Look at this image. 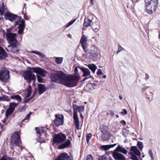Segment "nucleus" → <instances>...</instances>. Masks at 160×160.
<instances>
[{
	"label": "nucleus",
	"instance_id": "obj_42",
	"mask_svg": "<svg viewBox=\"0 0 160 160\" xmlns=\"http://www.w3.org/2000/svg\"><path fill=\"white\" fill-rule=\"evenodd\" d=\"M118 50L117 51V53H118L124 50V49L122 48L121 46L119 45L118 46Z\"/></svg>",
	"mask_w": 160,
	"mask_h": 160
},
{
	"label": "nucleus",
	"instance_id": "obj_41",
	"mask_svg": "<svg viewBox=\"0 0 160 160\" xmlns=\"http://www.w3.org/2000/svg\"><path fill=\"white\" fill-rule=\"evenodd\" d=\"M136 155L139 156L141 155V152L138 149H137L136 151H134L133 153Z\"/></svg>",
	"mask_w": 160,
	"mask_h": 160
},
{
	"label": "nucleus",
	"instance_id": "obj_50",
	"mask_svg": "<svg viewBox=\"0 0 160 160\" xmlns=\"http://www.w3.org/2000/svg\"><path fill=\"white\" fill-rule=\"evenodd\" d=\"M148 87L147 86H145L141 89V91L143 92L145 91V90L147 89L148 88Z\"/></svg>",
	"mask_w": 160,
	"mask_h": 160
},
{
	"label": "nucleus",
	"instance_id": "obj_43",
	"mask_svg": "<svg viewBox=\"0 0 160 160\" xmlns=\"http://www.w3.org/2000/svg\"><path fill=\"white\" fill-rule=\"evenodd\" d=\"M31 114V112H29V113H28L25 117V118L22 120V122H23L24 121L28 119L30 116Z\"/></svg>",
	"mask_w": 160,
	"mask_h": 160
},
{
	"label": "nucleus",
	"instance_id": "obj_20",
	"mask_svg": "<svg viewBox=\"0 0 160 160\" xmlns=\"http://www.w3.org/2000/svg\"><path fill=\"white\" fill-rule=\"evenodd\" d=\"M71 144V142L70 140L67 139L66 142H65L64 143L62 144L61 145L59 146L58 148L59 149H64L69 146Z\"/></svg>",
	"mask_w": 160,
	"mask_h": 160
},
{
	"label": "nucleus",
	"instance_id": "obj_14",
	"mask_svg": "<svg viewBox=\"0 0 160 160\" xmlns=\"http://www.w3.org/2000/svg\"><path fill=\"white\" fill-rule=\"evenodd\" d=\"M113 157L116 160H125L126 158L122 154L114 151L112 153Z\"/></svg>",
	"mask_w": 160,
	"mask_h": 160
},
{
	"label": "nucleus",
	"instance_id": "obj_30",
	"mask_svg": "<svg viewBox=\"0 0 160 160\" xmlns=\"http://www.w3.org/2000/svg\"><path fill=\"white\" fill-rule=\"evenodd\" d=\"M63 58L62 57H57L56 58V62L57 64H61Z\"/></svg>",
	"mask_w": 160,
	"mask_h": 160
},
{
	"label": "nucleus",
	"instance_id": "obj_25",
	"mask_svg": "<svg viewBox=\"0 0 160 160\" xmlns=\"http://www.w3.org/2000/svg\"><path fill=\"white\" fill-rule=\"evenodd\" d=\"M38 91L39 94H41L46 91V88L44 85L41 84L38 85Z\"/></svg>",
	"mask_w": 160,
	"mask_h": 160
},
{
	"label": "nucleus",
	"instance_id": "obj_57",
	"mask_svg": "<svg viewBox=\"0 0 160 160\" xmlns=\"http://www.w3.org/2000/svg\"><path fill=\"white\" fill-rule=\"evenodd\" d=\"M90 3L92 5L93 4V0H90Z\"/></svg>",
	"mask_w": 160,
	"mask_h": 160
},
{
	"label": "nucleus",
	"instance_id": "obj_37",
	"mask_svg": "<svg viewBox=\"0 0 160 160\" xmlns=\"http://www.w3.org/2000/svg\"><path fill=\"white\" fill-rule=\"evenodd\" d=\"M92 137V134L91 133H89L87 134L86 140L88 143L89 142V140Z\"/></svg>",
	"mask_w": 160,
	"mask_h": 160
},
{
	"label": "nucleus",
	"instance_id": "obj_48",
	"mask_svg": "<svg viewBox=\"0 0 160 160\" xmlns=\"http://www.w3.org/2000/svg\"><path fill=\"white\" fill-rule=\"evenodd\" d=\"M7 118V117H6L2 121L3 125H6L7 124V122H6Z\"/></svg>",
	"mask_w": 160,
	"mask_h": 160
},
{
	"label": "nucleus",
	"instance_id": "obj_21",
	"mask_svg": "<svg viewBox=\"0 0 160 160\" xmlns=\"http://www.w3.org/2000/svg\"><path fill=\"white\" fill-rule=\"evenodd\" d=\"M92 21L88 18H85L84 21L83 23V30H85L86 29V28L89 26H91V23Z\"/></svg>",
	"mask_w": 160,
	"mask_h": 160
},
{
	"label": "nucleus",
	"instance_id": "obj_26",
	"mask_svg": "<svg viewBox=\"0 0 160 160\" xmlns=\"http://www.w3.org/2000/svg\"><path fill=\"white\" fill-rule=\"evenodd\" d=\"M88 68L92 71L93 73H94L97 69V67L94 64H89L88 65Z\"/></svg>",
	"mask_w": 160,
	"mask_h": 160
},
{
	"label": "nucleus",
	"instance_id": "obj_55",
	"mask_svg": "<svg viewBox=\"0 0 160 160\" xmlns=\"http://www.w3.org/2000/svg\"><path fill=\"white\" fill-rule=\"evenodd\" d=\"M120 122L124 125H125L126 124V122L124 120L121 121Z\"/></svg>",
	"mask_w": 160,
	"mask_h": 160
},
{
	"label": "nucleus",
	"instance_id": "obj_39",
	"mask_svg": "<svg viewBox=\"0 0 160 160\" xmlns=\"http://www.w3.org/2000/svg\"><path fill=\"white\" fill-rule=\"evenodd\" d=\"M106 159V156L105 155H104L101 156H99L98 158V160H105Z\"/></svg>",
	"mask_w": 160,
	"mask_h": 160
},
{
	"label": "nucleus",
	"instance_id": "obj_15",
	"mask_svg": "<svg viewBox=\"0 0 160 160\" xmlns=\"http://www.w3.org/2000/svg\"><path fill=\"white\" fill-rule=\"evenodd\" d=\"M35 130L38 134V136L39 137L42 136V134L45 136L46 131L48 130V128L46 127H42L41 128H36Z\"/></svg>",
	"mask_w": 160,
	"mask_h": 160
},
{
	"label": "nucleus",
	"instance_id": "obj_40",
	"mask_svg": "<svg viewBox=\"0 0 160 160\" xmlns=\"http://www.w3.org/2000/svg\"><path fill=\"white\" fill-rule=\"evenodd\" d=\"M148 153L149 155L151 157L152 159V160H153L154 158L153 157V153H152V150L151 149H150L149 150V151L148 152Z\"/></svg>",
	"mask_w": 160,
	"mask_h": 160
},
{
	"label": "nucleus",
	"instance_id": "obj_9",
	"mask_svg": "<svg viewBox=\"0 0 160 160\" xmlns=\"http://www.w3.org/2000/svg\"><path fill=\"white\" fill-rule=\"evenodd\" d=\"M66 137L65 134L60 133L55 135L53 138V143L58 144L62 143L66 139Z\"/></svg>",
	"mask_w": 160,
	"mask_h": 160
},
{
	"label": "nucleus",
	"instance_id": "obj_63",
	"mask_svg": "<svg viewBox=\"0 0 160 160\" xmlns=\"http://www.w3.org/2000/svg\"><path fill=\"white\" fill-rule=\"evenodd\" d=\"M159 38H160V31H159Z\"/></svg>",
	"mask_w": 160,
	"mask_h": 160
},
{
	"label": "nucleus",
	"instance_id": "obj_17",
	"mask_svg": "<svg viewBox=\"0 0 160 160\" xmlns=\"http://www.w3.org/2000/svg\"><path fill=\"white\" fill-rule=\"evenodd\" d=\"M98 48L94 45L92 47V49L90 52V54L92 57H97L98 55Z\"/></svg>",
	"mask_w": 160,
	"mask_h": 160
},
{
	"label": "nucleus",
	"instance_id": "obj_13",
	"mask_svg": "<svg viewBox=\"0 0 160 160\" xmlns=\"http://www.w3.org/2000/svg\"><path fill=\"white\" fill-rule=\"evenodd\" d=\"M79 68L83 73L82 76L85 77L82 80V81H84L91 77V72L88 69L84 68Z\"/></svg>",
	"mask_w": 160,
	"mask_h": 160
},
{
	"label": "nucleus",
	"instance_id": "obj_7",
	"mask_svg": "<svg viewBox=\"0 0 160 160\" xmlns=\"http://www.w3.org/2000/svg\"><path fill=\"white\" fill-rule=\"evenodd\" d=\"M19 136L17 132H15L12 135L11 138V148L15 146H19L21 143Z\"/></svg>",
	"mask_w": 160,
	"mask_h": 160
},
{
	"label": "nucleus",
	"instance_id": "obj_47",
	"mask_svg": "<svg viewBox=\"0 0 160 160\" xmlns=\"http://www.w3.org/2000/svg\"><path fill=\"white\" fill-rule=\"evenodd\" d=\"M122 115L125 114L126 115L127 114L128 112L127 110L125 109H124L123 111L121 112Z\"/></svg>",
	"mask_w": 160,
	"mask_h": 160
},
{
	"label": "nucleus",
	"instance_id": "obj_23",
	"mask_svg": "<svg viewBox=\"0 0 160 160\" xmlns=\"http://www.w3.org/2000/svg\"><path fill=\"white\" fill-rule=\"evenodd\" d=\"M116 145V144H114L112 145H102L100 147V149L102 150H108L110 148L115 146Z\"/></svg>",
	"mask_w": 160,
	"mask_h": 160
},
{
	"label": "nucleus",
	"instance_id": "obj_12",
	"mask_svg": "<svg viewBox=\"0 0 160 160\" xmlns=\"http://www.w3.org/2000/svg\"><path fill=\"white\" fill-rule=\"evenodd\" d=\"M87 41V38L84 35H83L81 37L80 40V43L85 52H87L88 51V49H87L88 45Z\"/></svg>",
	"mask_w": 160,
	"mask_h": 160
},
{
	"label": "nucleus",
	"instance_id": "obj_19",
	"mask_svg": "<svg viewBox=\"0 0 160 160\" xmlns=\"http://www.w3.org/2000/svg\"><path fill=\"white\" fill-rule=\"evenodd\" d=\"M8 56L5 51L1 47H0V59H3L5 58Z\"/></svg>",
	"mask_w": 160,
	"mask_h": 160
},
{
	"label": "nucleus",
	"instance_id": "obj_28",
	"mask_svg": "<svg viewBox=\"0 0 160 160\" xmlns=\"http://www.w3.org/2000/svg\"><path fill=\"white\" fill-rule=\"evenodd\" d=\"M11 98L16 100L18 102L20 101L21 100V98L19 95H14L12 96H11Z\"/></svg>",
	"mask_w": 160,
	"mask_h": 160
},
{
	"label": "nucleus",
	"instance_id": "obj_58",
	"mask_svg": "<svg viewBox=\"0 0 160 160\" xmlns=\"http://www.w3.org/2000/svg\"><path fill=\"white\" fill-rule=\"evenodd\" d=\"M132 2L134 3V2H136L137 1V0H132Z\"/></svg>",
	"mask_w": 160,
	"mask_h": 160
},
{
	"label": "nucleus",
	"instance_id": "obj_32",
	"mask_svg": "<svg viewBox=\"0 0 160 160\" xmlns=\"http://www.w3.org/2000/svg\"><path fill=\"white\" fill-rule=\"evenodd\" d=\"M96 86V84L94 83H89L87 85V87H88L90 88V89H91V88H92L93 89H95V88Z\"/></svg>",
	"mask_w": 160,
	"mask_h": 160
},
{
	"label": "nucleus",
	"instance_id": "obj_38",
	"mask_svg": "<svg viewBox=\"0 0 160 160\" xmlns=\"http://www.w3.org/2000/svg\"><path fill=\"white\" fill-rule=\"evenodd\" d=\"M30 52L34 53L38 55H39L40 57H42V54L40 53V52L38 51H32Z\"/></svg>",
	"mask_w": 160,
	"mask_h": 160
},
{
	"label": "nucleus",
	"instance_id": "obj_2",
	"mask_svg": "<svg viewBox=\"0 0 160 160\" xmlns=\"http://www.w3.org/2000/svg\"><path fill=\"white\" fill-rule=\"evenodd\" d=\"M0 15L5 16L6 19L11 22L15 21V25H19V30L18 31L19 34H22L23 32L25 27V23L23 20H20V18L16 15L12 14L8 12L5 6L3 5H0Z\"/></svg>",
	"mask_w": 160,
	"mask_h": 160
},
{
	"label": "nucleus",
	"instance_id": "obj_18",
	"mask_svg": "<svg viewBox=\"0 0 160 160\" xmlns=\"http://www.w3.org/2000/svg\"><path fill=\"white\" fill-rule=\"evenodd\" d=\"M68 154L65 152H63L55 160H68Z\"/></svg>",
	"mask_w": 160,
	"mask_h": 160
},
{
	"label": "nucleus",
	"instance_id": "obj_24",
	"mask_svg": "<svg viewBox=\"0 0 160 160\" xmlns=\"http://www.w3.org/2000/svg\"><path fill=\"white\" fill-rule=\"evenodd\" d=\"M102 132L104 134H107L108 133V127L104 125H102L100 127Z\"/></svg>",
	"mask_w": 160,
	"mask_h": 160
},
{
	"label": "nucleus",
	"instance_id": "obj_35",
	"mask_svg": "<svg viewBox=\"0 0 160 160\" xmlns=\"http://www.w3.org/2000/svg\"><path fill=\"white\" fill-rule=\"evenodd\" d=\"M139 148L141 150L143 148V143L142 142L139 141L137 144Z\"/></svg>",
	"mask_w": 160,
	"mask_h": 160
},
{
	"label": "nucleus",
	"instance_id": "obj_3",
	"mask_svg": "<svg viewBox=\"0 0 160 160\" xmlns=\"http://www.w3.org/2000/svg\"><path fill=\"white\" fill-rule=\"evenodd\" d=\"M7 32L5 34L6 38L8 41L9 45H8V48L10 47L14 49L15 50H13L12 49L9 48V49L6 48L7 50L11 51L14 53H18V50L17 48L20 45L19 43L18 42L16 38V34L11 32L8 30H7Z\"/></svg>",
	"mask_w": 160,
	"mask_h": 160
},
{
	"label": "nucleus",
	"instance_id": "obj_22",
	"mask_svg": "<svg viewBox=\"0 0 160 160\" xmlns=\"http://www.w3.org/2000/svg\"><path fill=\"white\" fill-rule=\"evenodd\" d=\"M114 150L118 152H120L125 154H127L128 152V151L125 148L120 145H118Z\"/></svg>",
	"mask_w": 160,
	"mask_h": 160
},
{
	"label": "nucleus",
	"instance_id": "obj_8",
	"mask_svg": "<svg viewBox=\"0 0 160 160\" xmlns=\"http://www.w3.org/2000/svg\"><path fill=\"white\" fill-rule=\"evenodd\" d=\"M9 79V75L8 71L3 68L0 72V81L4 82H8Z\"/></svg>",
	"mask_w": 160,
	"mask_h": 160
},
{
	"label": "nucleus",
	"instance_id": "obj_11",
	"mask_svg": "<svg viewBox=\"0 0 160 160\" xmlns=\"http://www.w3.org/2000/svg\"><path fill=\"white\" fill-rule=\"evenodd\" d=\"M31 70H32L34 72L37 73V75L40 76L42 77H45L46 72L45 70L39 67L29 68Z\"/></svg>",
	"mask_w": 160,
	"mask_h": 160
},
{
	"label": "nucleus",
	"instance_id": "obj_52",
	"mask_svg": "<svg viewBox=\"0 0 160 160\" xmlns=\"http://www.w3.org/2000/svg\"><path fill=\"white\" fill-rule=\"evenodd\" d=\"M149 75L147 73L146 74L145 78V79L146 80H147L148 79H149Z\"/></svg>",
	"mask_w": 160,
	"mask_h": 160
},
{
	"label": "nucleus",
	"instance_id": "obj_29",
	"mask_svg": "<svg viewBox=\"0 0 160 160\" xmlns=\"http://www.w3.org/2000/svg\"><path fill=\"white\" fill-rule=\"evenodd\" d=\"M10 105L9 107V108H10L11 109H12L14 111L15 107L17 105V104L14 102H11L10 103Z\"/></svg>",
	"mask_w": 160,
	"mask_h": 160
},
{
	"label": "nucleus",
	"instance_id": "obj_27",
	"mask_svg": "<svg viewBox=\"0 0 160 160\" xmlns=\"http://www.w3.org/2000/svg\"><path fill=\"white\" fill-rule=\"evenodd\" d=\"M31 87L30 85H29L28 88L27 89V93L26 94V95L25 96V98H27L30 96L31 93Z\"/></svg>",
	"mask_w": 160,
	"mask_h": 160
},
{
	"label": "nucleus",
	"instance_id": "obj_16",
	"mask_svg": "<svg viewBox=\"0 0 160 160\" xmlns=\"http://www.w3.org/2000/svg\"><path fill=\"white\" fill-rule=\"evenodd\" d=\"M100 27V22L98 20L93 22L92 26V29L96 32H97L99 30Z\"/></svg>",
	"mask_w": 160,
	"mask_h": 160
},
{
	"label": "nucleus",
	"instance_id": "obj_62",
	"mask_svg": "<svg viewBox=\"0 0 160 160\" xmlns=\"http://www.w3.org/2000/svg\"><path fill=\"white\" fill-rule=\"evenodd\" d=\"M71 34H69L68 35V37L70 38H71Z\"/></svg>",
	"mask_w": 160,
	"mask_h": 160
},
{
	"label": "nucleus",
	"instance_id": "obj_5",
	"mask_svg": "<svg viewBox=\"0 0 160 160\" xmlns=\"http://www.w3.org/2000/svg\"><path fill=\"white\" fill-rule=\"evenodd\" d=\"M73 119L75 124L76 128L78 130L79 129V122L78 118L77 112H82L84 109V106H78L76 104L73 105Z\"/></svg>",
	"mask_w": 160,
	"mask_h": 160
},
{
	"label": "nucleus",
	"instance_id": "obj_34",
	"mask_svg": "<svg viewBox=\"0 0 160 160\" xmlns=\"http://www.w3.org/2000/svg\"><path fill=\"white\" fill-rule=\"evenodd\" d=\"M76 21V19L71 21L66 25V28H68L72 25Z\"/></svg>",
	"mask_w": 160,
	"mask_h": 160
},
{
	"label": "nucleus",
	"instance_id": "obj_1",
	"mask_svg": "<svg viewBox=\"0 0 160 160\" xmlns=\"http://www.w3.org/2000/svg\"><path fill=\"white\" fill-rule=\"evenodd\" d=\"M51 78L53 81L71 87L77 85L80 77L78 74L73 76L68 75L62 71H58L56 73H52Z\"/></svg>",
	"mask_w": 160,
	"mask_h": 160
},
{
	"label": "nucleus",
	"instance_id": "obj_60",
	"mask_svg": "<svg viewBox=\"0 0 160 160\" xmlns=\"http://www.w3.org/2000/svg\"><path fill=\"white\" fill-rule=\"evenodd\" d=\"M119 99H120V100H122V97L121 96H120H120H119Z\"/></svg>",
	"mask_w": 160,
	"mask_h": 160
},
{
	"label": "nucleus",
	"instance_id": "obj_53",
	"mask_svg": "<svg viewBox=\"0 0 160 160\" xmlns=\"http://www.w3.org/2000/svg\"><path fill=\"white\" fill-rule=\"evenodd\" d=\"M74 71L75 73L76 74H77L78 72V67H76L75 68Z\"/></svg>",
	"mask_w": 160,
	"mask_h": 160
},
{
	"label": "nucleus",
	"instance_id": "obj_46",
	"mask_svg": "<svg viewBox=\"0 0 160 160\" xmlns=\"http://www.w3.org/2000/svg\"><path fill=\"white\" fill-rule=\"evenodd\" d=\"M25 109L26 108L25 106H22L19 109V111L20 112L24 111L25 110Z\"/></svg>",
	"mask_w": 160,
	"mask_h": 160
},
{
	"label": "nucleus",
	"instance_id": "obj_4",
	"mask_svg": "<svg viewBox=\"0 0 160 160\" xmlns=\"http://www.w3.org/2000/svg\"><path fill=\"white\" fill-rule=\"evenodd\" d=\"M146 9L148 13L152 14L156 10L158 4V0H145Z\"/></svg>",
	"mask_w": 160,
	"mask_h": 160
},
{
	"label": "nucleus",
	"instance_id": "obj_56",
	"mask_svg": "<svg viewBox=\"0 0 160 160\" xmlns=\"http://www.w3.org/2000/svg\"><path fill=\"white\" fill-rule=\"evenodd\" d=\"M5 98L4 97H0V101H2L4 100Z\"/></svg>",
	"mask_w": 160,
	"mask_h": 160
},
{
	"label": "nucleus",
	"instance_id": "obj_59",
	"mask_svg": "<svg viewBox=\"0 0 160 160\" xmlns=\"http://www.w3.org/2000/svg\"><path fill=\"white\" fill-rule=\"evenodd\" d=\"M80 116L82 118V119L83 118V116L82 114V113H80Z\"/></svg>",
	"mask_w": 160,
	"mask_h": 160
},
{
	"label": "nucleus",
	"instance_id": "obj_51",
	"mask_svg": "<svg viewBox=\"0 0 160 160\" xmlns=\"http://www.w3.org/2000/svg\"><path fill=\"white\" fill-rule=\"evenodd\" d=\"M32 98H30L29 99H26L25 100L24 102L25 103H28L29 101H30V100Z\"/></svg>",
	"mask_w": 160,
	"mask_h": 160
},
{
	"label": "nucleus",
	"instance_id": "obj_64",
	"mask_svg": "<svg viewBox=\"0 0 160 160\" xmlns=\"http://www.w3.org/2000/svg\"><path fill=\"white\" fill-rule=\"evenodd\" d=\"M103 78H106V75H104L103 76Z\"/></svg>",
	"mask_w": 160,
	"mask_h": 160
},
{
	"label": "nucleus",
	"instance_id": "obj_49",
	"mask_svg": "<svg viewBox=\"0 0 160 160\" xmlns=\"http://www.w3.org/2000/svg\"><path fill=\"white\" fill-rule=\"evenodd\" d=\"M97 74V75H101L102 74V73L100 69H98Z\"/></svg>",
	"mask_w": 160,
	"mask_h": 160
},
{
	"label": "nucleus",
	"instance_id": "obj_44",
	"mask_svg": "<svg viewBox=\"0 0 160 160\" xmlns=\"http://www.w3.org/2000/svg\"><path fill=\"white\" fill-rule=\"evenodd\" d=\"M137 149H138V148L136 146H132L131 148V151H133V152Z\"/></svg>",
	"mask_w": 160,
	"mask_h": 160
},
{
	"label": "nucleus",
	"instance_id": "obj_6",
	"mask_svg": "<svg viewBox=\"0 0 160 160\" xmlns=\"http://www.w3.org/2000/svg\"><path fill=\"white\" fill-rule=\"evenodd\" d=\"M22 76L27 82L30 83L31 81H33V84L35 82L36 77L35 75L32 72L29 71H25L22 72Z\"/></svg>",
	"mask_w": 160,
	"mask_h": 160
},
{
	"label": "nucleus",
	"instance_id": "obj_54",
	"mask_svg": "<svg viewBox=\"0 0 160 160\" xmlns=\"http://www.w3.org/2000/svg\"><path fill=\"white\" fill-rule=\"evenodd\" d=\"M110 114L111 117L113 116L114 115V113L112 111H110Z\"/></svg>",
	"mask_w": 160,
	"mask_h": 160
},
{
	"label": "nucleus",
	"instance_id": "obj_31",
	"mask_svg": "<svg viewBox=\"0 0 160 160\" xmlns=\"http://www.w3.org/2000/svg\"><path fill=\"white\" fill-rule=\"evenodd\" d=\"M13 111V110L11 109L10 108H9L7 109L6 110V117H7L8 116L11 115Z\"/></svg>",
	"mask_w": 160,
	"mask_h": 160
},
{
	"label": "nucleus",
	"instance_id": "obj_33",
	"mask_svg": "<svg viewBox=\"0 0 160 160\" xmlns=\"http://www.w3.org/2000/svg\"><path fill=\"white\" fill-rule=\"evenodd\" d=\"M131 159L132 160H139L137 157L131 152Z\"/></svg>",
	"mask_w": 160,
	"mask_h": 160
},
{
	"label": "nucleus",
	"instance_id": "obj_61",
	"mask_svg": "<svg viewBox=\"0 0 160 160\" xmlns=\"http://www.w3.org/2000/svg\"><path fill=\"white\" fill-rule=\"evenodd\" d=\"M147 99L148 100H150V98L149 97H146Z\"/></svg>",
	"mask_w": 160,
	"mask_h": 160
},
{
	"label": "nucleus",
	"instance_id": "obj_36",
	"mask_svg": "<svg viewBox=\"0 0 160 160\" xmlns=\"http://www.w3.org/2000/svg\"><path fill=\"white\" fill-rule=\"evenodd\" d=\"M37 80L39 82H44V80L42 78L38 75H37Z\"/></svg>",
	"mask_w": 160,
	"mask_h": 160
},
{
	"label": "nucleus",
	"instance_id": "obj_45",
	"mask_svg": "<svg viewBox=\"0 0 160 160\" xmlns=\"http://www.w3.org/2000/svg\"><path fill=\"white\" fill-rule=\"evenodd\" d=\"M87 160H93V158L91 155H88Z\"/></svg>",
	"mask_w": 160,
	"mask_h": 160
},
{
	"label": "nucleus",
	"instance_id": "obj_10",
	"mask_svg": "<svg viewBox=\"0 0 160 160\" xmlns=\"http://www.w3.org/2000/svg\"><path fill=\"white\" fill-rule=\"evenodd\" d=\"M55 119L54 121V123L56 126H58L63 125L64 123V116L62 115H55Z\"/></svg>",
	"mask_w": 160,
	"mask_h": 160
}]
</instances>
